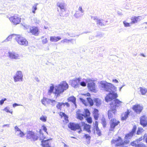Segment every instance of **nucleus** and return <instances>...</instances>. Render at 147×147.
<instances>
[{
	"label": "nucleus",
	"instance_id": "36",
	"mask_svg": "<svg viewBox=\"0 0 147 147\" xmlns=\"http://www.w3.org/2000/svg\"><path fill=\"white\" fill-rule=\"evenodd\" d=\"M94 100L95 102L96 105L97 106H99L101 104V100L98 98H94Z\"/></svg>",
	"mask_w": 147,
	"mask_h": 147
},
{
	"label": "nucleus",
	"instance_id": "9",
	"mask_svg": "<svg viewBox=\"0 0 147 147\" xmlns=\"http://www.w3.org/2000/svg\"><path fill=\"white\" fill-rule=\"evenodd\" d=\"M87 100H86L82 98H80V99L85 106H87L89 105L90 106L93 105L94 102L93 100L90 97H88L86 98Z\"/></svg>",
	"mask_w": 147,
	"mask_h": 147
},
{
	"label": "nucleus",
	"instance_id": "52",
	"mask_svg": "<svg viewBox=\"0 0 147 147\" xmlns=\"http://www.w3.org/2000/svg\"><path fill=\"white\" fill-rule=\"evenodd\" d=\"M42 130H43L45 132H46L47 134H48V132L47 131V129L45 126L43 125L42 126Z\"/></svg>",
	"mask_w": 147,
	"mask_h": 147
},
{
	"label": "nucleus",
	"instance_id": "10",
	"mask_svg": "<svg viewBox=\"0 0 147 147\" xmlns=\"http://www.w3.org/2000/svg\"><path fill=\"white\" fill-rule=\"evenodd\" d=\"M111 142L112 144H115L116 146H121L124 144L123 140L120 137H119L117 140H112Z\"/></svg>",
	"mask_w": 147,
	"mask_h": 147
},
{
	"label": "nucleus",
	"instance_id": "41",
	"mask_svg": "<svg viewBox=\"0 0 147 147\" xmlns=\"http://www.w3.org/2000/svg\"><path fill=\"white\" fill-rule=\"evenodd\" d=\"M86 117V120L87 122L89 124H91L92 122V118L89 116Z\"/></svg>",
	"mask_w": 147,
	"mask_h": 147
},
{
	"label": "nucleus",
	"instance_id": "42",
	"mask_svg": "<svg viewBox=\"0 0 147 147\" xmlns=\"http://www.w3.org/2000/svg\"><path fill=\"white\" fill-rule=\"evenodd\" d=\"M85 139L87 140L89 142L91 139V136L87 134H85L83 137Z\"/></svg>",
	"mask_w": 147,
	"mask_h": 147
},
{
	"label": "nucleus",
	"instance_id": "26",
	"mask_svg": "<svg viewBox=\"0 0 147 147\" xmlns=\"http://www.w3.org/2000/svg\"><path fill=\"white\" fill-rule=\"evenodd\" d=\"M71 86L75 88L80 87V86H86V83H71Z\"/></svg>",
	"mask_w": 147,
	"mask_h": 147
},
{
	"label": "nucleus",
	"instance_id": "6",
	"mask_svg": "<svg viewBox=\"0 0 147 147\" xmlns=\"http://www.w3.org/2000/svg\"><path fill=\"white\" fill-rule=\"evenodd\" d=\"M15 40L20 45L26 46L28 44V42L26 40L20 35H17L15 37Z\"/></svg>",
	"mask_w": 147,
	"mask_h": 147
},
{
	"label": "nucleus",
	"instance_id": "33",
	"mask_svg": "<svg viewBox=\"0 0 147 147\" xmlns=\"http://www.w3.org/2000/svg\"><path fill=\"white\" fill-rule=\"evenodd\" d=\"M97 79L95 78H88L86 80V83H93V82H96Z\"/></svg>",
	"mask_w": 147,
	"mask_h": 147
},
{
	"label": "nucleus",
	"instance_id": "29",
	"mask_svg": "<svg viewBox=\"0 0 147 147\" xmlns=\"http://www.w3.org/2000/svg\"><path fill=\"white\" fill-rule=\"evenodd\" d=\"M50 99L46 98H43L41 100L42 103L45 106L49 104L50 103Z\"/></svg>",
	"mask_w": 147,
	"mask_h": 147
},
{
	"label": "nucleus",
	"instance_id": "5",
	"mask_svg": "<svg viewBox=\"0 0 147 147\" xmlns=\"http://www.w3.org/2000/svg\"><path fill=\"white\" fill-rule=\"evenodd\" d=\"M68 127L71 130L75 131L77 130L78 131L79 133L82 131V128L80 124L74 122H70L68 125Z\"/></svg>",
	"mask_w": 147,
	"mask_h": 147
},
{
	"label": "nucleus",
	"instance_id": "20",
	"mask_svg": "<svg viewBox=\"0 0 147 147\" xmlns=\"http://www.w3.org/2000/svg\"><path fill=\"white\" fill-rule=\"evenodd\" d=\"M95 83H88L87 87L89 90L96 92V91Z\"/></svg>",
	"mask_w": 147,
	"mask_h": 147
},
{
	"label": "nucleus",
	"instance_id": "4",
	"mask_svg": "<svg viewBox=\"0 0 147 147\" xmlns=\"http://www.w3.org/2000/svg\"><path fill=\"white\" fill-rule=\"evenodd\" d=\"M26 138L27 140H30L32 141H35L39 138L38 134L32 131H28L27 132Z\"/></svg>",
	"mask_w": 147,
	"mask_h": 147
},
{
	"label": "nucleus",
	"instance_id": "64",
	"mask_svg": "<svg viewBox=\"0 0 147 147\" xmlns=\"http://www.w3.org/2000/svg\"><path fill=\"white\" fill-rule=\"evenodd\" d=\"M50 103L51 102L52 103H53L54 102H56L55 100H51L50 99Z\"/></svg>",
	"mask_w": 147,
	"mask_h": 147
},
{
	"label": "nucleus",
	"instance_id": "58",
	"mask_svg": "<svg viewBox=\"0 0 147 147\" xmlns=\"http://www.w3.org/2000/svg\"><path fill=\"white\" fill-rule=\"evenodd\" d=\"M47 42V38H45L42 40V43L43 44L46 43Z\"/></svg>",
	"mask_w": 147,
	"mask_h": 147
},
{
	"label": "nucleus",
	"instance_id": "19",
	"mask_svg": "<svg viewBox=\"0 0 147 147\" xmlns=\"http://www.w3.org/2000/svg\"><path fill=\"white\" fill-rule=\"evenodd\" d=\"M76 118L80 121H82L84 119V115L83 114L80 110H78L76 112Z\"/></svg>",
	"mask_w": 147,
	"mask_h": 147
},
{
	"label": "nucleus",
	"instance_id": "18",
	"mask_svg": "<svg viewBox=\"0 0 147 147\" xmlns=\"http://www.w3.org/2000/svg\"><path fill=\"white\" fill-rule=\"evenodd\" d=\"M81 123L82 126L83 127V129L89 133H90L91 125L88 124L86 123L84 121H82Z\"/></svg>",
	"mask_w": 147,
	"mask_h": 147
},
{
	"label": "nucleus",
	"instance_id": "21",
	"mask_svg": "<svg viewBox=\"0 0 147 147\" xmlns=\"http://www.w3.org/2000/svg\"><path fill=\"white\" fill-rule=\"evenodd\" d=\"M30 32L35 36H37L39 34V30L36 27H32L30 28Z\"/></svg>",
	"mask_w": 147,
	"mask_h": 147
},
{
	"label": "nucleus",
	"instance_id": "8",
	"mask_svg": "<svg viewBox=\"0 0 147 147\" xmlns=\"http://www.w3.org/2000/svg\"><path fill=\"white\" fill-rule=\"evenodd\" d=\"M8 53L9 57L12 59H20L22 56L21 55L14 52H9Z\"/></svg>",
	"mask_w": 147,
	"mask_h": 147
},
{
	"label": "nucleus",
	"instance_id": "53",
	"mask_svg": "<svg viewBox=\"0 0 147 147\" xmlns=\"http://www.w3.org/2000/svg\"><path fill=\"white\" fill-rule=\"evenodd\" d=\"M81 95L82 96H85L89 97L90 96V94L89 92H87L85 94H81Z\"/></svg>",
	"mask_w": 147,
	"mask_h": 147
},
{
	"label": "nucleus",
	"instance_id": "13",
	"mask_svg": "<svg viewBox=\"0 0 147 147\" xmlns=\"http://www.w3.org/2000/svg\"><path fill=\"white\" fill-rule=\"evenodd\" d=\"M132 109L137 113H140L142 111L143 108L140 104H136L133 106Z\"/></svg>",
	"mask_w": 147,
	"mask_h": 147
},
{
	"label": "nucleus",
	"instance_id": "55",
	"mask_svg": "<svg viewBox=\"0 0 147 147\" xmlns=\"http://www.w3.org/2000/svg\"><path fill=\"white\" fill-rule=\"evenodd\" d=\"M98 109H94V110L93 112V114H99L98 113Z\"/></svg>",
	"mask_w": 147,
	"mask_h": 147
},
{
	"label": "nucleus",
	"instance_id": "45",
	"mask_svg": "<svg viewBox=\"0 0 147 147\" xmlns=\"http://www.w3.org/2000/svg\"><path fill=\"white\" fill-rule=\"evenodd\" d=\"M143 129L141 127L138 128L137 132V134L139 135L142 133L143 131Z\"/></svg>",
	"mask_w": 147,
	"mask_h": 147
},
{
	"label": "nucleus",
	"instance_id": "27",
	"mask_svg": "<svg viewBox=\"0 0 147 147\" xmlns=\"http://www.w3.org/2000/svg\"><path fill=\"white\" fill-rule=\"evenodd\" d=\"M131 111L127 109V111L124 114V116L121 117V120L123 121L126 120Z\"/></svg>",
	"mask_w": 147,
	"mask_h": 147
},
{
	"label": "nucleus",
	"instance_id": "3",
	"mask_svg": "<svg viewBox=\"0 0 147 147\" xmlns=\"http://www.w3.org/2000/svg\"><path fill=\"white\" fill-rule=\"evenodd\" d=\"M68 88V86L67 83H61L55 87V91L53 93L57 97L59 96L62 93Z\"/></svg>",
	"mask_w": 147,
	"mask_h": 147
},
{
	"label": "nucleus",
	"instance_id": "59",
	"mask_svg": "<svg viewBox=\"0 0 147 147\" xmlns=\"http://www.w3.org/2000/svg\"><path fill=\"white\" fill-rule=\"evenodd\" d=\"M137 19L138 20V22L140 21L143 19V18L141 16H138L136 17Z\"/></svg>",
	"mask_w": 147,
	"mask_h": 147
},
{
	"label": "nucleus",
	"instance_id": "39",
	"mask_svg": "<svg viewBox=\"0 0 147 147\" xmlns=\"http://www.w3.org/2000/svg\"><path fill=\"white\" fill-rule=\"evenodd\" d=\"M38 5L37 3L35 4L32 7V12L34 14L36 13L35 11L37 9V6Z\"/></svg>",
	"mask_w": 147,
	"mask_h": 147
},
{
	"label": "nucleus",
	"instance_id": "24",
	"mask_svg": "<svg viewBox=\"0 0 147 147\" xmlns=\"http://www.w3.org/2000/svg\"><path fill=\"white\" fill-rule=\"evenodd\" d=\"M68 102H71L73 104L76 106V98L73 96H71L69 97L67 99Z\"/></svg>",
	"mask_w": 147,
	"mask_h": 147
},
{
	"label": "nucleus",
	"instance_id": "2",
	"mask_svg": "<svg viewBox=\"0 0 147 147\" xmlns=\"http://www.w3.org/2000/svg\"><path fill=\"white\" fill-rule=\"evenodd\" d=\"M40 134V139L41 140V145L42 147H51V144L52 143V139H48L44 140L46 137L43 135L42 132V130L40 129L39 131Z\"/></svg>",
	"mask_w": 147,
	"mask_h": 147
},
{
	"label": "nucleus",
	"instance_id": "62",
	"mask_svg": "<svg viewBox=\"0 0 147 147\" xmlns=\"http://www.w3.org/2000/svg\"><path fill=\"white\" fill-rule=\"evenodd\" d=\"M15 129L16 130V131H21V130L20 129H19L18 128V127L17 126H16L15 127Z\"/></svg>",
	"mask_w": 147,
	"mask_h": 147
},
{
	"label": "nucleus",
	"instance_id": "15",
	"mask_svg": "<svg viewBox=\"0 0 147 147\" xmlns=\"http://www.w3.org/2000/svg\"><path fill=\"white\" fill-rule=\"evenodd\" d=\"M117 112L116 109L113 108L112 107H111L109 110L108 111V116L109 119H110L113 117Z\"/></svg>",
	"mask_w": 147,
	"mask_h": 147
},
{
	"label": "nucleus",
	"instance_id": "51",
	"mask_svg": "<svg viewBox=\"0 0 147 147\" xmlns=\"http://www.w3.org/2000/svg\"><path fill=\"white\" fill-rule=\"evenodd\" d=\"M84 14V10L83 9L82 7L80 6L78 9V11Z\"/></svg>",
	"mask_w": 147,
	"mask_h": 147
},
{
	"label": "nucleus",
	"instance_id": "61",
	"mask_svg": "<svg viewBox=\"0 0 147 147\" xmlns=\"http://www.w3.org/2000/svg\"><path fill=\"white\" fill-rule=\"evenodd\" d=\"M138 147H146L145 145L143 144H141L138 145Z\"/></svg>",
	"mask_w": 147,
	"mask_h": 147
},
{
	"label": "nucleus",
	"instance_id": "7",
	"mask_svg": "<svg viewBox=\"0 0 147 147\" xmlns=\"http://www.w3.org/2000/svg\"><path fill=\"white\" fill-rule=\"evenodd\" d=\"M120 123V121L115 118H113L111 119L110 121V127L109 131H114L115 127L118 125Z\"/></svg>",
	"mask_w": 147,
	"mask_h": 147
},
{
	"label": "nucleus",
	"instance_id": "23",
	"mask_svg": "<svg viewBox=\"0 0 147 147\" xmlns=\"http://www.w3.org/2000/svg\"><path fill=\"white\" fill-rule=\"evenodd\" d=\"M57 5L59 7L61 12H64L66 10V5L65 3L58 2L57 4Z\"/></svg>",
	"mask_w": 147,
	"mask_h": 147
},
{
	"label": "nucleus",
	"instance_id": "16",
	"mask_svg": "<svg viewBox=\"0 0 147 147\" xmlns=\"http://www.w3.org/2000/svg\"><path fill=\"white\" fill-rule=\"evenodd\" d=\"M9 19L14 24L16 25L19 24L20 22L21 18L18 16H14L10 17Z\"/></svg>",
	"mask_w": 147,
	"mask_h": 147
},
{
	"label": "nucleus",
	"instance_id": "34",
	"mask_svg": "<svg viewBox=\"0 0 147 147\" xmlns=\"http://www.w3.org/2000/svg\"><path fill=\"white\" fill-rule=\"evenodd\" d=\"M63 102H58L56 106L57 109L61 111L62 109L63 106Z\"/></svg>",
	"mask_w": 147,
	"mask_h": 147
},
{
	"label": "nucleus",
	"instance_id": "43",
	"mask_svg": "<svg viewBox=\"0 0 147 147\" xmlns=\"http://www.w3.org/2000/svg\"><path fill=\"white\" fill-rule=\"evenodd\" d=\"M47 117L46 116L42 115L40 117V119L42 121L45 122L47 121Z\"/></svg>",
	"mask_w": 147,
	"mask_h": 147
},
{
	"label": "nucleus",
	"instance_id": "35",
	"mask_svg": "<svg viewBox=\"0 0 147 147\" xmlns=\"http://www.w3.org/2000/svg\"><path fill=\"white\" fill-rule=\"evenodd\" d=\"M17 35L15 34H12L11 35L9 36L5 40V41L7 42L10 41L12 38H13L14 39H15V37Z\"/></svg>",
	"mask_w": 147,
	"mask_h": 147
},
{
	"label": "nucleus",
	"instance_id": "37",
	"mask_svg": "<svg viewBox=\"0 0 147 147\" xmlns=\"http://www.w3.org/2000/svg\"><path fill=\"white\" fill-rule=\"evenodd\" d=\"M140 92L142 95H144L146 94L147 92V89L142 87L140 88Z\"/></svg>",
	"mask_w": 147,
	"mask_h": 147
},
{
	"label": "nucleus",
	"instance_id": "25",
	"mask_svg": "<svg viewBox=\"0 0 147 147\" xmlns=\"http://www.w3.org/2000/svg\"><path fill=\"white\" fill-rule=\"evenodd\" d=\"M59 115L61 118H62L63 117H64L66 123L68 122V117L65 113L60 112L59 113Z\"/></svg>",
	"mask_w": 147,
	"mask_h": 147
},
{
	"label": "nucleus",
	"instance_id": "63",
	"mask_svg": "<svg viewBox=\"0 0 147 147\" xmlns=\"http://www.w3.org/2000/svg\"><path fill=\"white\" fill-rule=\"evenodd\" d=\"M34 80L37 82H40V80L37 77H35L34 79Z\"/></svg>",
	"mask_w": 147,
	"mask_h": 147
},
{
	"label": "nucleus",
	"instance_id": "54",
	"mask_svg": "<svg viewBox=\"0 0 147 147\" xmlns=\"http://www.w3.org/2000/svg\"><path fill=\"white\" fill-rule=\"evenodd\" d=\"M19 132H20L19 135H20V137H22L23 136H24V135H25L24 134L23 132H22L21 130Z\"/></svg>",
	"mask_w": 147,
	"mask_h": 147
},
{
	"label": "nucleus",
	"instance_id": "49",
	"mask_svg": "<svg viewBox=\"0 0 147 147\" xmlns=\"http://www.w3.org/2000/svg\"><path fill=\"white\" fill-rule=\"evenodd\" d=\"M34 22L37 24H39L40 22V21L39 20H38L36 18H35L34 19Z\"/></svg>",
	"mask_w": 147,
	"mask_h": 147
},
{
	"label": "nucleus",
	"instance_id": "28",
	"mask_svg": "<svg viewBox=\"0 0 147 147\" xmlns=\"http://www.w3.org/2000/svg\"><path fill=\"white\" fill-rule=\"evenodd\" d=\"M136 126L134 127L132 129V131L129 132L128 134L125 136V137L127 138L130 137H131L135 133L136 130Z\"/></svg>",
	"mask_w": 147,
	"mask_h": 147
},
{
	"label": "nucleus",
	"instance_id": "48",
	"mask_svg": "<svg viewBox=\"0 0 147 147\" xmlns=\"http://www.w3.org/2000/svg\"><path fill=\"white\" fill-rule=\"evenodd\" d=\"M93 115V116L94 119L95 120H97L98 119L99 117V114H97Z\"/></svg>",
	"mask_w": 147,
	"mask_h": 147
},
{
	"label": "nucleus",
	"instance_id": "38",
	"mask_svg": "<svg viewBox=\"0 0 147 147\" xmlns=\"http://www.w3.org/2000/svg\"><path fill=\"white\" fill-rule=\"evenodd\" d=\"M54 88V85L53 84L50 87V88L48 91V95H50L53 92Z\"/></svg>",
	"mask_w": 147,
	"mask_h": 147
},
{
	"label": "nucleus",
	"instance_id": "32",
	"mask_svg": "<svg viewBox=\"0 0 147 147\" xmlns=\"http://www.w3.org/2000/svg\"><path fill=\"white\" fill-rule=\"evenodd\" d=\"M84 14V13H81L79 11H76V12L74 15V16L76 18H78L82 16Z\"/></svg>",
	"mask_w": 147,
	"mask_h": 147
},
{
	"label": "nucleus",
	"instance_id": "30",
	"mask_svg": "<svg viewBox=\"0 0 147 147\" xmlns=\"http://www.w3.org/2000/svg\"><path fill=\"white\" fill-rule=\"evenodd\" d=\"M82 78L81 77L75 78L73 79L70 80V83H80ZM80 83H85L84 81L80 82Z\"/></svg>",
	"mask_w": 147,
	"mask_h": 147
},
{
	"label": "nucleus",
	"instance_id": "11",
	"mask_svg": "<svg viewBox=\"0 0 147 147\" xmlns=\"http://www.w3.org/2000/svg\"><path fill=\"white\" fill-rule=\"evenodd\" d=\"M94 128L93 129L94 133V134H97L98 136H101L102 135V132L98 126V122L96 121L94 126Z\"/></svg>",
	"mask_w": 147,
	"mask_h": 147
},
{
	"label": "nucleus",
	"instance_id": "14",
	"mask_svg": "<svg viewBox=\"0 0 147 147\" xmlns=\"http://www.w3.org/2000/svg\"><path fill=\"white\" fill-rule=\"evenodd\" d=\"M23 77V75L22 72L20 71H18L13 77L14 81L16 82L22 81Z\"/></svg>",
	"mask_w": 147,
	"mask_h": 147
},
{
	"label": "nucleus",
	"instance_id": "56",
	"mask_svg": "<svg viewBox=\"0 0 147 147\" xmlns=\"http://www.w3.org/2000/svg\"><path fill=\"white\" fill-rule=\"evenodd\" d=\"M6 100V98H4L3 99H2L1 100H0V104L1 105H2L4 103V101L5 100Z\"/></svg>",
	"mask_w": 147,
	"mask_h": 147
},
{
	"label": "nucleus",
	"instance_id": "40",
	"mask_svg": "<svg viewBox=\"0 0 147 147\" xmlns=\"http://www.w3.org/2000/svg\"><path fill=\"white\" fill-rule=\"evenodd\" d=\"M84 111L85 114L84 115V117H87L90 116V113L88 109H85L84 110Z\"/></svg>",
	"mask_w": 147,
	"mask_h": 147
},
{
	"label": "nucleus",
	"instance_id": "46",
	"mask_svg": "<svg viewBox=\"0 0 147 147\" xmlns=\"http://www.w3.org/2000/svg\"><path fill=\"white\" fill-rule=\"evenodd\" d=\"M104 127H105L107 125L106 121L105 119H103L102 120L101 123Z\"/></svg>",
	"mask_w": 147,
	"mask_h": 147
},
{
	"label": "nucleus",
	"instance_id": "57",
	"mask_svg": "<svg viewBox=\"0 0 147 147\" xmlns=\"http://www.w3.org/2000/svg\"><path fill=\"white\" fill-rule=\"evenodd\" d=\"M3 110L7 113L10 112L9 111V109L7 107H5L3 109Z\"/></svg>",
	"mask_w": 147,
	"mask_h": 147
},
{
	"label": "nucleus",
	"instance_id": "22",
	"mask_svg": "<svg viewBox=\"0 0 147 147\" xmlns=\"http://www.w3.org/2000/svg\"><path fill=\"white\" fill-rule=\"evenodd\" d=\"M91 18L93 19L96 22V24L98 26L100 27L104 25L103 23L102 22V20L98 19L97 17L92 16Z\"/></svg>",
	"mask_w": 147,
	"mask_h": 147
},
{
	"label": "nucleus",
	"instance_id": "60",
	"mask_svg": "<svg viewBox=\"0 0 147 147\" xmlns=\"http://www.w3.org/2000/svg\"><path fill=\"white\" fill-rule=\"evenodd\" d=\"M65 105H66L67 107H69L70 106L68 102L64 103L63 106H65Z\"/></svg>",
	"mask_w": 147,
	"mask_h": 147
},
{
	"label": "nucleus",
	"instance_id": "17",
	"mask_svg": "<svg viewBox=\"0 0 147 147\" xmlns=\"http://www.w3.org/2000/svg\"><path fill=\"white\" fill-rule=\"evenodd\" d=\"M140 123L144 127L147 126V117L146 115H144L140 117Z\"/></svg>",
	"mask_w": 147,
	"mask_h": 147
},
{
	"label": "nucleus",
	"instance_id": "50",
	"mask_svg": "<svg viewBox=\"0 0 147 147\" xmlns=\"http://www.w3.org/2000/svg\"><path fill=\"white\" fill-rule=\"evenodd\" d=\"M123 24L124 26L125 27H129L130 26V24L126 22L125 21H124L123 22Z\"/></svg>",
	"mask_w": 147,
	"mask_h": 147
},
{
	"label": "nucleus",
	"instance_id": "1",
	"mask_svg": "<svg viewBox=\"0 0 147 147\" xmlns=\"http://www.w3.org/2000/svg\"><path fill=\"white\" fill-rule=\"evenodd\" d=\"M101 86L107 91H112V92H109L105 96V100L107 102H108L113 100H114L118 97L117 93L113 92L116 91L117 88L111 83H101Z\"/></svg>",
	"mask_w": 147,
	"mask_h": 147
},
{
	"label": "nucleus",
	"instance_id": "12",
	"mask_svg": "<svg viewBox=\"0 0 147 147\" xmlns=\"http://www.w3.org/2000/svg\"><path fill=\"white\" fill-rule=\"evenodd\" d=\"M122 102L119 100L117 98L113 100V102H111L110 103L111 107H112L113 108L116 109V107L121 106Z\"/></svg>",
	"mask_w": 147,
	"mask_h": 147
},
{
	"label": "nucleus",
	"instance_id": "31",
	"mask_svg": "<svg viewBox=\"0 0 147 147\" xmlns=\"http://www.w3.org/2000/svg\"><path fill=\"white\" fill-rule=\"evenodd\" d=\"M61 38L59 36H51L50 40L51 42H57L61 40Z\"/></svg>",
	"mask_w": 147,
	"mask_h": 147
},
{
	"label": "nucleus",
	"instance_id": "44",
	"mask_svg": "<svg viewBox=\"0 0 147 147\" xmlns=\"http://www.w3.org/2000/svg\"><path fill=\"white\" fill-rule=\"evenodd\" d=\"M72 39H68L67 38H65L63 40H61V42L63 43H64L65 42L68 43L69 42H71Z\"/></svg>",
	"mask_w": 147,
	"mask_h": 147
},
{
	"label": "nucleus",
	"instance_id": "47",
	"mask_svg": "<svg viewBox=\"0 0 147 147\" xmlns=\"http://www.w3.org/2000/svg\"><path fill=\"white\" fill-rule=\"evenodd\" d=\"M137 18L136 17H134L133 19H131V23L135 24L136 23L138 22V20L137 19Z\"/></svg>",
	"mask_w": 147,
	"mask_h": 147
}]
</instances>
